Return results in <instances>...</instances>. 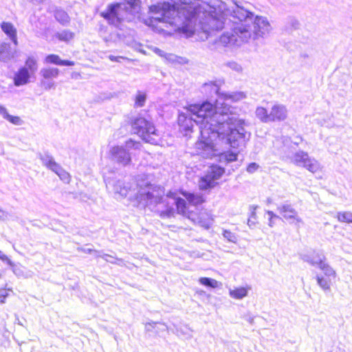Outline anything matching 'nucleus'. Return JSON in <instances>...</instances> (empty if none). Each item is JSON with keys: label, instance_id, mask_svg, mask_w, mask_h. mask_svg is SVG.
<instances>
[{"label": "nucleus", "instance_id": "15", "mask_svg": "<svg viewBox=\"0 0 352 352\" xmlns=\"http://www.w3.org/2000/svg\"><path fill=\"white\" fill-rule=\"evenodd\" d=\"M45 61L48 64H54L60 66H74L75 65L74 61L61 60L58 55L54 54L47 55L45 58Z\"/></svg>", "mask_w": 352, "mask_h": 352}, {"label": "nucleus", "instance_id": "39", "mask_svg": "<svg viewBox=\"0 0 352 352\" xmlns=\"http://www.w3.org/2000/svg\"><path fill=\"white\" fill-rule=\"evenodd\" d=\"M122 57L120 56H109V59L112 61H119V59L121 58Z\"/></svg>", "mask_w": 352, "mask_h": 352}, {"label": "nucleus", "instance_id": "37", "mask_svg": "<svg viewBox=\"0 0 352 352\" xmlns=\"http://www.w3.org/2000/svg\"><path fill=\"white\" fill-rule=\"evenodd\" d=\"M0 113L3 115V116L5 119H6V116L8 115V113L6 109L4 107L1 106V105H0Z\"/></svg>", "mask_w": 352, "mask_h": 352}, {"label": "nucleus", "instance_id": "32", "mask_svg": "<svg viewBox=\"0 0 352 352\" xmlns=\"http://www.w3.org/2000/svg\"><path fill=\"white\" fill-rule=\"evenodd\" d=\"M56 174L63 182L66 184H69L70 182L71 175L63 168H61Z\"/></svg>", "mask_w": 352, "mask_h": 352}, {"label": "nucleus", "instance_id": "26", "mask_svg": "<svg viewBox=\"0 0 352 352\" xmlns=\"http://www.w3.org/2000/svg\"><path fill=\"white\" fill-rule=\"evenodd\" d=\"M55 36L59 41L68 42L74 37V33L68 30H64L61 32H58Z\"/></svg>", "mask_w": 352, "mask_h": 352}, {"label": "nucleus", "instance_id": "16", "mask_svg": "<svg viewBox=\"0 0 352 352\" xmlns=\"http://www.w3.org/2000/svg\"><path fill=\"white\" fill-rule=\"evenodd\" d=\"M1 28L15 43H16V30L11 23L3 22Z\"/></svg>", "mask_w": 352, "mask_h": 352}, {"label": "nucleus", "instance_id": "20", "mask_svg": "<svg viewBox=\"0 0 352 352\" xmlns=\"http://www.w3.org/2000/svg\"><path fill=\"white\" fill-rule=\"evenodd\" d=\"M241 138V134L237 130L232 129L228 134V142L232 147L236 148L239 146L237 144L238 139Z\"/></svg>", "mask_w": 352, "mask_h": 352}, {"label": "nucleus", "instance_id": "6", "mask_svg": "<svg viewBox=\"0 0 352 352\" xmlns=\"http://www.w3.org/2000/svg\"><path fill=\"white\" fill-rule=\"evenodd\" d=\"M128 8L124 3H113L108 5L100 15L109 24L116 25L123 21L124 14L128 12Z\"/></svg>", "mask_w": 352, "mask_h": 352}, {"label": "nucleus", "instance_id": "36", "mask_svg": "<svg viewBox=\"0 0 352 352\" xmlns=\"http://www.w3.org/2000/svg\"><path fill=\"white\" fill-rule=\"evenodd\" d=\"M125 144L126 146H128L129 148H138L140 144V142L132 139H129L126 141Z\"/></svg>", "mask_w": 352, "mask_h": 352}, {"label": "nucleus", "instance_id": "19", "mask_svg": "<svg viewBox=\"0 0 352 352\" xmlns=\"http://www.w3.org/2000/svg\"><path fill=\"white\" fill-rule=\"evenodd\" d=\"M256 116L263 122H272L271 114L269 113L267 110L263 107H259L256 110Z\"/></svg>", "mask_w": 352, "mask_h": 352}, {"label": "nucleus", "instance_id": "1", "mask_svg": "<svg viewBox=\"0 0 352 352\" xmlns=\"http://www.w3.org/2000/svg\"><path fill=\"white\" fill-rule=\"evenodd\" d=\"M166 197L174 201L175 208L169 206L160 212L162 218L174 217L176 214L190 220L205 228L210 227L213 218L210 212L198 206L206 201L203 194L189 192L184 189L168 190Z\"/></svg>", "mask_w": 352, "mask_h": 352}, {"label": "nucleus", "instance_id": "17", "mask_svg": "<svg viewBox=\"0 0 352 352\" xmlns=\"http://www.w3.org/2000/svg\"><path fill=\"white\" fill-rule=\"evenodd\" d=\"M249 289L248 287H235L229 291V294L232 298L241 299L248 295Z\"/></svg>", "mask_w": 352, "mask_h": 352}, {"label": "nucleus", "instance_id": "42", "mask_svg": "<svg viewBox=\"0 0 352 352\" xmlns=\"http://www.w3.org/2000/svg\"><path fill=\"white\" fill-rule=\"evenodd\" d=\"M127 4H130L131 7H132V5L129 2H127Z\"/></svg>", "mask_w": 352, "mask_h": 352}, {"label": "nucleus", "instance_id": "11", "mask_svg": "<svg viewBox=\"0 0 352 352\" xmlns=\"http://www.w3.org/2000/svg\"><path fill=\"white\" fill-rule=\"evenodd\" d=\"M177 122L180 130L184 132L186 135L192 132L195 121L192 118L188 117L185 113H180L178 116Z\"/></svg>", "mask_w": 352, "mask_h": 352}, {"label": "nucleus", "instance_id": "33", "mask_svg": "<svg viewBox=\"0 0 352 352\" xmlns=\"http://www.w3.org/2000/svg\"><path fill=\"white\" fill-rule=\"evenodd\" d=\"M11 293H12V290L11 289H8L6 287L0 289V303H4L6 299L8 296H9Z\"/></svg>", "mask_w": 352, "mask_h": 352}, {"label": "nucleus", "instance_id": "41", "mask_svg": "<svg viewBox=\"0 0 352 352\" xmlns=\"http://www.w3.org/2000/svg\"><path fill=\"white\" fill-rule=\"evenodd\" d=\"M143 195H144L143 194H141V196H140L141 199L142 198Z\"/></svg>", "mask_w": 352, "mask_h": 352}, {"label": "nucleus", "instance_id": "27", "mask_svg": "<svg viewBox=\"0 0 352 352\" xmlns=\"http://www.w3.org/2000/svg\"><path fill=\"white\" fill-rule=\"evenodd\" d=\"M146 96L144 92L138 91L137 95L135 97V107H142L144 105Z\"/></svg>", "mask_w": 352, "mask_h": 352}, {"label": "nucleus", "instance_id": "23", "mask_svg": "<svg viewBox=\"0 0 352 352\" xmlns=\"http://www.w3.org/2000/svg\"><path fill=\"white\" fill-rule=\"evenodd\" d=\"M337 219L340 222L352 223V212H340L336 215Z\"/></svg>", "mask_w": 352, "mask_h": 352}, {"label": "nucleus", "instance_id": "25", "mask_svg": "<svg viewBox=\"0 0 352 352\" xmlns=\"http://www.w3.org/2000/svg\"><path fill=\"white\" fill-rule=\"evenodd\" d=\"M121 153H124L126 155V158L122 159V160H118L119 162H122L124 164H129L131 162L130 155L128 153H126L122 148L118 147V146H115V147H113L111 149V153L113 155H116Z\"/></svg>", "mask_w": 352, "mask_h": 352}, {"label": "nucleus", "instance_id": "9", "mask_svg": "<svg viewBox=\"0 0 352 352\" xmlns=\"http://www.w3.org/2000/svg\"><path fill=\"white\" fill-rule=\"evenodd\" d=\"M59 74V69L56 67H47L41 70L40 85L44 89H50L54 87L53 79Z\"/></svg>", "mask_w": 352, "mask_h": 352}, {"label": "nucleus", "instance_id": "29", "mask_svg": "<svg viewBox=\"0 0 352 352\" xmlns=\"http://www.w3.org/2000/svg\"><path fill=\"white\" fill-rule=\"evenodd\" d=\"M199 281L201 285L212 288H216L218 287V282L216 280L210 278L202 277L199 278Z\"/></svg>", "mask_w": 352, "mask_h": 352}, {"label": "nucleus", "instance_id": "5", "mask_svg": "<svg viewBox=\"0 0 352 352\" xmlns=\"http://www.w3.org/2000/svg\"><path fill=\"white\" fill-rule=\"evenodd\" d=\"M225 172L223 167L215 164H211L206 174L199 178V189L204 191L214 188L218 184L217 181L221 179Z\"/></svg>", "mask_w": 352, "mask_h": 352}, {"label": "nucleus", "instance_id": "30", "mask_svg": "<svg viewBox=\"0 0 352 352\" xmlns=\"http://www.w3.org/2000/svg\"><path fill=\"white\" fill-rule=\"evenodd\" d=\"M250 31V29L247 25H245L243 27L238 26V27H235L234 28V32L237 36H239V35H241L243 34H248V35H245V38H248V37L250 38L251 36Z\"/></svg>", "mask_w": 352, "mask_h": 352}, {"label": "nucleus", "instance_id": "28", "mask_svg": "<svg viewBox=\"0 0 352 352\" xmlns=\"http://www.w3.org/2000/svg\"><path fill=\"white\" fill-rule=\"evenodd\" d=\"M44 165L55 173L62 168L52 157H50L48 160H45L44 162Z\"/></svg>", "mask_w": 352, "mask_h": 352}, {"label": "nucleus", "instance_id": "34", "mask_svg": "<svg viewBox=\"0 0 352 352\" xmlns=\"http://www.w3.org/2000/svg\"><path fill=\"white\" fill-rule=\"evenodd\" d=\"M6 119L15 125H19L22 123V120L19 116H14L8 114L6 116Z\"/></svg>", "mask_w": 352, "mask_h": 352}, {"label": "nucleus", "instance_id": "21", "mask_svg": "<svg viewBox=\"0 0 352 352\" xmlns=\"http://www.w3.org/2000/svg\"><path fill=\"white\" fill-rule=\"evenodd\" d=\"M25 66L30 72L34 73L38 69V62L36 58L33 56H28L25 61Z\"/></svg>", "mask_w": 352, "mask_h": 352}, {"label": "nucleus", "instance_id": "24", "mask_svg": "<svg viewBox=\"0 0 352 352\" xmlns=\"http://www.w3.org/2000/svg\"><path fill=\"white\" fill-rule=\"evenodd\" d=\"M304 167L312 173H318L321 168L318 162L311 158H309V162Z\"/></svg>", "mask_w": 352, "mask_h": 352}, {"label": "nucleus", "instance_id": "12", "mask_svg": "<svg viewBox=\"0 0 352 352\" xmlns=\"http://www.w3.org/2000/svg\"><path fill=\"white\" fill-rule=\"evenodd\" d=\"M30 78V74L28 68L20 67L14 75L13 82L15 86L19 87L28 83Z\"/></svg>", "mask_w": 352, "mask_h": 352}, {"label": "nucleus", "instance_id": "2", "mask_svg": "<svg viewBox=\"0 0 352 352\" xmlns=\"http://www.w3.org/2000/svg\"><path fill=\"white\" fill-rule=\"evenodd\" d=\"M223 122H216L210 124V127H200V137L195 144L196 154L205 158L210 157L216 151V145L223 134Z\"/></svg>", "mask_w": 352, "mask_h": 352}, {"label": "nucleus", "instance_id": "10", "mask_svg": "<svg viewBox=\"0 0 352 352\" xmlns=\"http://www.w3.org/2000/svg\"><path fill=\"white\" fill-rule=\"evenodd\" d=\"M278 211L280 217L286 221L301 222L297 212L291 204H286L278 207Z\"/></svg>", "mask_w": 352, "mask_h": 352}, {"label": "nucleus", "instance_id": "31", "mask_svg": "<svg viewBox=\"0 0 352 352\" xmlns=\"http://www.w3.org/2000/svg\"><path fill=\"white\" fill-rule=\"evenodd\" d=\"M221 157L227 162H235L237 160V153L227 151L222 153Z\"/></svg>", "mask_w": 352, "mask_h": 352}, {"label": "nucleus", "instance_id": "3", "mask_svg": "<svg viewBox=\"0 0 352 352\" xmlns=\"http://www.w3.org/2000/svg\"><path fill=\"white\" fill-rule=\"evenodd\" d=\"M186 109L191 116H194L197 119V122H200L202 126L206 125V127L210 126V124L208 126V119L211 120L217 113L216 104L208 101L190 104Z\"/></svg>", "mask_w": 352, "mask_h": 352}, {"label": "nucleus", "instance_id": "7", "mask_svg": "<svg viewBox=\"0 0 352 352\" xmlns=\"http://www.w3.org/2000/svg\"><path fill=\"white\" fill-rule=\"evenodd\" d=\"M150 11L153 14H160L156 19L158 21L173 23L176 8L174 4L169 2H160L150 6Z\"/></svg>", "mask_w": 352, "mask_h": 352}, {"label": "nucleus", "instance_id": "22", "mask_svg": "<svg viewBox=\"0 0 352 352\" xmlns=\"http://www.w3.org/2000/svg\"><path fill=\"white\" fill-rule=\"evenodd\" d=\"M54 17L61 24L65 25L69 21V17L67 12L62 10H57L54 12Z\"/></svg>", "mask_w": 352, "mask_h": 352}, {"label": "nucleus", "instance_id": "14", "mask_svg": "<svg viewBox=\"0 0 352 352\" xmlns=\"http://www.w3.org/2000/svg\"><path fill=\"white\" fill-rule=\"evenodd\" d=\"M270 114L272 122L281 121L287 118V110L283 105L275 104L272 107Z\"/></svg>", "mask_w": 352, "mask_h": 352}, {"label": "nucleus", "instance_id": "35", "mask_svg": "<svg viewBox=\"0 0 352 352\" xmlns=\"http://www.w3.org/2000/svg\"><path fill=\"white\" fill-rule=\"evenodd\" d=\"M267 214L269 215V226L272 227L275 224V221L280 217L272 211H267Z\"/></svg>", "mask_w": 352, "mask_h": 352}, {"label": "nucleus", "instance_id": "4", "mask_svg": "<svg viewBox=\"0 0 352 352\" xmlns=\"http://www.w3.org/2000/svg\"><path fill=\"white\" fill-rule=\"evenodd\" d=\"M134 133L138 135L146 142L153 143L152 135L156 134L154 124L144 117H138L131 119L128 122Z\"/></svg>", "mask_w": 352, "mask_h": 352}, {"label": "nucleus", "instance_id": "13", "mask_svg": "<svg viewBox=\"0 0 352 352\" xmlns=\"http://www.w3.org/2000/svg\"><path fill=\"white\" fill-rule=\"evenodd\" d=\"M253 25L254 37H258L264 33V30L268 29L270 23L265 18L257 16L254 19Z\"/></svg>", "mask_w": 352, "mask_h": 352}, {"label": "nucleus", "instance_id": "38", "mask_svg": "<svg viewBox=\"0 0 352 352\" xmlns=\"http://www.w3.org/2000/svg\"><path fill=\"white\" fill-rule=\"evenodd\" d=\"M0 258L3 261L10 263L9 258L6 254L2 253V252H1V251H0Z\"/></svg>", "mask_w": 352, "mask_h": 352}, {"label": "nucleus", "instance_id": "18", "mask_svg": "<svg viewBox=\"0 0 352 352\" xmlns=\"http://www.w3.org/2000/svg\"><path fill=\"white\" fill-rule=\"evenodd\" d=\"M309 158L307 153L301 151L295 154L294 161L296 165L302 166L304 167L305 164L309 162Z\"/></svg>", "mask_w": 352, "mask_h": 352}, {"label": "nucleus", "instance_id": "40", "mask_svg": "<svg viewBox=\"0 0 352 352\" xmlns=\"http://www.w3.org/2000/svg\"><path fill=\"white\" fill-rule=\"evenodd\" d=\"M145 195L146 198L148 199H151L153 198V195L151 192H148L145 194Z\"/></svg>", "mask_w": 352, "mask_h": 352}, {"label": "nucleus", "instance_id": "8", "mask_svg": "<svg viewBox=\"0 0 352 352\" xmlns=\"http://www.w3.org/2000/svg\"><path fill=\"white\" fill-rule=\"evenodd\" d=\"M318 266L322 270V274L317 276V283L322 289L329 290L331 285L336 278V273L323 261H320L318 263Z\"/></svg>", "mask_w": 352, "mask_h": 352}]
</instances>
